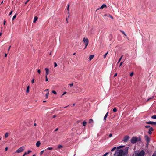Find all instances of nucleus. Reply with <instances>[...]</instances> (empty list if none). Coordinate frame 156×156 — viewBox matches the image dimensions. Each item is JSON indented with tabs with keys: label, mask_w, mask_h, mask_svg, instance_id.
I'll list each match as a JSON object with an SVG mask.
<instances>
[{
	"label": "nucleus",
	"mask_w": 156,
	"mask_h": 156,
	"mask_svg": "<svg viewBox=\"0 0 156 156\" xmlns=\"http://www.w3.org/2000/svg\"><path fill=\"white\" fill-rule=\"evenodd\" d=\"M5 23H6L5 21L4 20V22H3V24H4V25L5 24Z\"/></svg>",
	"instance_id": "obj_55"
},
{
	"label": "nucleus",
	"mask_w": 156,
	"mask_h": 156,
	"mask_svg": "<svg viewBox=\"0 0 156 156\" xmlns=\"http://www.w3.org/2000/svg\"><path fill=\"white\" fill-rule=\"evenodd\" d=\"M123 62H120L119 67H120L122 65V64L123 63Z\"/></svg>",
	"instance_id": "obj_43"
},
{
	"label": "nucleus",
	"mask_w": 156,
	"mask_h": 156,
	"mask_svg": "<svg viewBox=\"0 0 156 156\" xmlns=\"http://www.w3.org/2000/svg\"><path fill=\"white\" fill-rule=\"evenodd\" d=\"M154 129L152 127H151L149 129V131L148 133L150 134L151 135L152 133V131H153Z\"/></svg>",
	"instance_id": "obj_9"
},
{
	"label": "nucleus",
	"mask_w": 156,
	"mask_h": 156,
	"mask_svg": "<svg viewBox=\"0 0 156 156\" xmlns=\"http://www.w3.org/2000/svg\"><path fill=\"white\" fill-rule=\"evenodd\" d=\"M3 1H2V2H1V4H2L3 3Z\"/></svg>",
	"instance_id": "obj_63"
},
{
	"label": "nucleus",
	"mask_w": 156,
	"mask_h": 156,
	"mask_svg": "<svg viewBox=\"0 0 156 156\" xmlns=\"http://www.w3.org/2000/svg\"><path fill=\"white\" fill-rule=\"evenodd\" d=\"M94 57V55H91L89 57V60L90 61H91L93 59Z\"/></svg>",
	"instance_id": "obj_13"
},
{
	"label": "nucleus",
	"mask_w": 156,
	"mask_h": 156,
	"mask_svg": "<svg viewBox=\"0 0 156 156\" xmlns=\"http://www.w3.org/2000/svg\"><path fill=\"white\" fill-rule=\"evenodd\" d=\"M145 155V152L144 150H142L139 153H137L136 156H144Z\"/></svg>",
	"instance_id": "obj_4"
},
{
	"label": "nucleus",
	"mask_w": 156,
	"mask_h": 156,
	"mask_svg": "<svg viewBox=\"0 0 156 156\" xmlns=\"http://www.w3.org/2000/svg\"><path fill=\"white\" fill-rule=\"evenodd\" d=\"M43 102H46V101H43Z\"/></svg>",
	"instance_id": "obj_64"
},
{
	"label": "nucleus",
	"mask_w": 156,
	"mask_h": 156,
	"mask_svg": "<svg viewBox=\"0 0 156 156\" xmlns=\"http://www.w3.org/2000/svg\"><path fill=\"white\" fill-rule=\"evenodd\" d=\"M86 125V122L85 121H83V126H85Z\"/></svg>",
	"instance_id": "obj_23"
},
{
	"label": "nucleus",
	"mask_w": 156,
	"mask_h": 156,
	"mask_svg": "<svg viewBox=\"0 0 156 156\" xmlns=\"http://www.w3.org/2000/svg\"><path fill=\"white\" fill-rule=\"evenodd\" d=\"M154 97H152V98H148L147 100V102L148 101H149L151 99H152V98H153Z\"/></svg>",
	"instance_id": "obj_38"
},
{
	"label": "nucleus",
	"mask_w": 156,
	"mask_h": 156,
	"mask_svg": "<svg viewBox=\"0 0 156 156\" xmlns=\"http://www.w3.org/2000/svg\"><path fill=\"white\" fill-rule=\"evenodd\" d=\"M66 92H64V93H63V94L61 95V97H62V96L64 95H65V94H66Z\"/></svg>",
	"instance_id": "obj_41"
},
{
	"label": "nucleus",
	"mask_w": 156,
	"mask_h": 156,
	"mask_svg": "<svg viewBox=\"0 0 156 156\" xmlns=\"http://www.w3.org/2000/svg\"><path fill=\"white\" fill-rule=\"evenodd\" d=\"M130 137L128 136H124L123 141L125 142H126L129 139Z\"/></svg>",
	"instance_id": "obj_7"
},
{
	"label": "nucleus",
	"mask_w": 156,
	"mask_h": 156,
	"mask_svg": "<svg viewBox=\"0 0 156 156\" xmlns=\"http://www.w3.org/2000/svg\"><path fill=\"white\" fill-rule=\"evenodd\" d=\"M145 138L147 141V147L150 141V138L147 135L145 136Z\"/></svg>",
	"instance_id": "obj_6"
},
{
	"label": "nucleus",
	"mask_w": 156,
	"mask_h": 156,
	"mask_svg": "<svg viewBox=\"0 0 156 156\" xmlns=\"http://www.w3.org/2000/svg\"><path fill=\"white\" fill-rule=\"evenodd\" d=\"M10 47H11V46H10L9 47V48H8V51H9V49H10Z\"/></svg>",
	"instance_id": "obj_59"
},
{
	"label": "nucleus",
	"mask_w": 156,
	"mask_h": 156,
	"mask_svg": "<svg viewBox=\"0 0 156 156\" xmlns=\"http://www.w3.org/2000/svg\"><path fill=\"white\" fill-rule=\"evenodd\" d=\"M116 149V147H114L111 150V151H113L114 150H115Z\"/></svg>",
	"instance_id": "obj_31"
},
{
	"label": "nucleus",
	"mask_w": 156,
	"mask_h": 156,
	"mask_svg": "<svg viewBox=\"0 0 156 156\" xmlns=\"http://www.w3.org/2000/svg\"><path fill=\"white\" fill-rule=\"evenodd\" d=\"M45 71H46V74L45 76H47V75H48L49 74V69L48 68H46L45 69Z\"/></svg>",
	"instance_id": "obj_10"
},
{
	"label": "nucleus",
	"mask_w": 156,
	"mask_h": 156,
	"mask_svg": "<svg viewBox=\"0 0 156 156\" xmlns=\"http://www.w3.org/2000/svg\"><path fill=\"white\" fill-rule=\"evenodd\" d=\"M106 7V5L105 4H103L100 7V9H103L105 7Z\"/></svg>",
	"instance_id": "obj_16"
},
{
	"label": "nucleus",
	"mask_w": 156,
	"mask_h": 156,
	"mask_svg": "<svg viewBox=\"0 0 156 156\" xmlns=\"http://www.w3.org/2000/svg\"><path fill=\"white\" fill-rule=\"evenodd\" d=\"M93 120L91 119H90L89 120V122L90 123H92L93 122Z\"/></svg>",
	"instance_id": "obj_21"
},
{
	"label": "nucleus",
	"mask_w": 156,
	"mask_h": 156,
	"mask_svg": "<svg viewBox=\"0 0 156 156\" xmlns=\"http://www.w3.org/2000/svg\"><path fill=\"white\" fill-rule=\"evenodd\" d=\"M113 111L114 112H116L117 111V109L116 108H114L113 110Z\"/></svg>",
	"instance_id": "obj_25"
},
{
	"label": "nucleus",
	"mask_w": 156,
	"mask_h": 156,
	"mask_svg": "<svg viewBox=\"0 0 156 156\" xmlns=\"http://www.w3.org/2000/svg\"><path fill=\"white\" fill-rule=\"evenodd\" d=\"M69 4H68V5L67 8V10H68L69 12Z\"/></svg>",
	"instance_id": "obj_36"
},
{
	"label": "nucleus",
	"mask_w": 156,
	"mask_h": 156,
	"mask_svg": "<svg viewBox=\"0 0 156 156\" xmlns=\"http://www.w3.org/2000/svg\"><path fill=\"white\" fill-rule=\"evenodd\" d=\"M40 144L41 143L40 141H38L37 142L36 145L37 147H39L40 146Z\"/></svg>",
	"instance_id": "obj_12"
},
{
	"label": "nucleus",
	"mask_w": 156,
	"mask_h": 156,
	"mask_svg": "<svg viewBox=\"0 0 156 156\" xmlns=\"http://www.w3.org/2000/svg\"><path fill=\"white\" fill-rule=\"evenodd\" d=\"M153 154H154L155 156H156V151L154 152Z\"/></svg>",
	"instance_id": "obj_52"
},
{
	"label": "nucleus",
	"mask_w": 156,
	"mask_h": 156,
	"mask_svg": "<svg viewBox=\"0 0 156 156\" xmlns=\"http://www.w3.org/2000/svg\"><path fill=\"white\" fill-rule=\"evenodd\" d=\"M75 104H73V106H75Z\"/></svg>",
	"instance_id": "obj_62"
},
{
	"label": "nucleus",
	"mask_w": 156,
	"mask_h": 156,
	"mask_svg": "<svg viewBox=\"0 0 156 156\" xmlns=\"http://www.w3.org/2000/svg\"><path fill=\"white\" fill-rule=\"evenodd\" d=\"M123 57V55H122L121 57L119 59V62H120L121 59H122V58Z\"/></svg>",
	"instance_id": "obj_27"
},
{
	"label": "nucleus",
	"mask_w": 156,
	"mask_h": 156,
	"mask_svg": "<svg viewBox=\"0 0 156 156\" xmlns=\"http://www.w3.org/2000/svg\"><path fill=\"white\" fill-rule=\"evenodd\" d=\"M133 74L134 73L133 72H131L130 74V76H132L133 75Z\"/></svg>",
	"instance_id": "obj_39"
},
{
	"label": "nucleus",
	"mask_w": 156,
	"mask_h": 156,
	"mask_svg": "<svg viewBox=\"0 0 156 156\" xmlns=\"http://www.w3.org/2000/svg\"><path fill=\"white\" fill-rule=\"evenodd\" d=\"M69 86H70V87H72L73 85V83H72L71 84H69Z\"/></svg>",
	"instance_id": "obj_45"
},
{
	"label": "nucleus",
	"mask_w": 156,
	"mask_h": 156,
	"mask_svg": "<svg viewBox=\"0 0 156 156\" xmlns=\"http://www.w3.org/2000/svg\"><path fill=\"white\" fill-rule=\"evenodd\" d=\"M137 138L135 137H133L131 139V142L132 143H135L137 142Z\"/></svg>",
	"instance_id": "obj_5"
},
{
	"label": "nucleus",
	"mask_w": 156,
	"mask_h": 156,
	"mask_svg": "<svg viewBox=\"0 0 156 156\" xmlns=\"http://www.w3.org/2000/svg\"><path fill=\"white\" fill-rule=\"evenodd\" d=\"M16 14L14 16H13V18L12 19V20H14V19L16 18Z\"/></svg>",
	"instance_id": "obj_26"
},
{
	"label": "nucleus",
	"mask_w": 156,
	"mask_h": 156,
	"mask_svg": "<svg viewBox=\"0 0 156 156\" xmlns=\"http://www.w3.org/2000/svg\"><path fill=\"white\" fill-rule=\"evenodd\" d=\"M37 72L39 73L40 74L41 73V70L40 69H38L37 70Z\"/></svg>",
	"instance_id": "obj_47"
},
{
	"label": "nucleus",
	"mask_w": 156,
	"mask_h": 156,
	"mask_svg": "<svg viewBox=\"0 0 156 156\" xmlns=\"http://www.w3.org/2000/svg\"><path fill=\"white\" fill-rule=\"evenodd\" d=\"M151 118L153 119H156V115L152 116Z\"/></svg>",
	"instance_id": "obj_20"
},
{
	"label": "nucleus",
	"mask_w": 156,
	"mask_h": 156,
	"mask_svg": "<svg viewBox=\"0 0 156 156\" xmlns=\"http://www.w3.org/2000/svg\"><path fill=\"white\" fill-rule=\"evenodd\" d=\"M62 147H63V146L62 145H59L58 146V148L59 149H60Z\"/></svg>",
	"instance_id": "obj_29"
},
{
	"label": "nucleus",
	"mask_w": 156,
	"mask_h": 156,
	"mask_svg": "<svg viewBox=\"0 0 156 156\" xmlns=\"http://www.w3.org/2000/svg\"><path fill=\"white\" fill-rule=\"evenodd\" d=\"M45 91H48V89H46L45 90Z\"/></svg>",
	"instance_id": "obj_57"
},
{
	"label": "nucleus",
	"mask_w": 156,
	"mask_h": 156,
	"mask_svg": "<svg viewBox=\"0 0 156 156\" xmlns=\"http://www.w3.org/2000/svg\"><path fill=\"white\" fill-rule=\"evenodd\" d=\"M49 94V92H48L45 95L46 98H48V95Z\"/></svg>",
	"instance_id": "obj_28"
},
{
	"label": "nucleus",
	"mask_w": 156,
	"mask_h": 156,
	"mask_svg": "<svg viewBox=\"0 0 156 156\" xmlns=\"http://www.w3.org/2000/svg\"><path fill=\"white\" fill-rule=\"evenodd\" d=\"M108 152L106 153L104 155H103L102 156H106V155H107L108 154Z\"/></svg>",
	"instance_id": "obj_44"
},
{
	"label": "nucleus",
	"mask_w": 156,
	"mask_h": 156,
	"mask_svg": "<svg viewBox=\"0 0 156 156\" xmlns=\"http://www.w3.org/2000/svg\"><path fill=\"white\" fill-rule=\"evenodd\" d=\"M2 34V33H0V36Z\"/></svg>",
	"instance_id": "obj_61"
},
{
	"label": "nucleus",
	"mask_w": 156,
	"mask_h": 156,
	"mask_svg": "<svg viewBox=\"0 0 156 156\" xmlns=\"http://www.w3.org/2000/svg\"><path fill=\"white\" fill-rule=\"evenodd\" d=\"M8 147H6L5 149V151H6L8 150Z\"/></svg>",
	"instance_id": "obj_50"
},
{
	"label": "nucleus",
	"mask_w": 156,
	"mask_h": 156,
	"mask_svg": "<svg viewBox=\"0 0 156 156\" xmlns=\"http://www.w3.org/2000/svg\"><path fill=\"white\" fill-rule=\"evenodd\" d=\"M108 112H107L106 114H105V116L104 117V120H106V118L107 117V116H108Z\"/></svg>",
	"instance_id": "obj_17"
},
{
	"label": "nucleus",
	"mask_w": 156,
	"mask_h": 156,
	"mask_svg": "<svg viewBox=\"0 0 156 156\" xmlns=\"http://www.w3.org/2000/svg\"><path fill=\"white\" fill-rule=\"evenodd\" d=\"M25 149V147L24 146H22L16 151L17 153H20L22 152Z\"/></svg>",
	"instance_id": "obj_3"
},
{
	"label": "nucleus",
	"mask_w": 156,
	"mask_h": 156,
	"mask_svg": "<svg viewBox=\"0 0 156 156\" xmlns=\"http://www.w3.org/2000/svg\"><path fill=\"white\" fill-rule=\"evenodd\" d=\"M45 81H48V79L47 76H45Z\"/></svg>",
	"instance_id": "obj_37"
},
{
	"label": "nucleus",
	"mask_w": 156,
	"mask_h": 156,
	"mask_svg": "<svg viewBox=\"0 0 156 156\" xmlns=\"http://www.w3.org/2000/svg\"><path fill=\"white\" fill-rule=\"evenodd\" d=\"M117 76V73H115V74L114 75V76L115 77L116 76Z\"/></svg>",
	"instance_id": "obj_54"
},
{
	"label": "nucleus",
	"mask_w": 156,
	"mask_h": 156,
	"mask_svg": "<svg viewBox=\"0 0 156 156\" xmlns=\"http://www.w3.org/2000/svg\"><path fill=\"white\" fill-rule=\"evenodd\" d=\"M44 150H43V151H41V152L40 153V154L41 155L44 152Z\"/></svg>",
	"instance_id": "obj_46"
},
{
	"label": "nucleus",
	"mask_w": 156,
	"mask_h": 156,
	"mask_svg": "<svg viewBox=\"0 0 156 156\" xmlns=\"http://www.w3.org/2000/svg\"><path fill=\"white\" fill-rule=\"evenodd\" d=\"M58 128H57L55 129V131H57L58 130Z\"/></svg>",
	"instance_id": "obj_53"
},
{
	"label": "nucleus",
	"mask_w": 156,
	"mask_h": 156,
	"mask_svg": "<svg viewBox=\"0 0 156 156\" xmlns=\"http://www.w3.org/2000/svg\"><path fill=\"white\" fill-rule=\"evenodd\" d=\"M38 20V17L37 16H35L34 18V20L33 21L34 23H35L36 21Z\"/></svg>",
	"instance_id": "obj_14"
},
{
	"label": "nucleus",
	"mask_w": 156,
	"mask_h": 156,
	"mask_svg": "<svg viewBox=\"0 0 156 156\" xmlns=\"http://www.w3.org/2000/svg\"><path fill=\"white\" fill-rule=\"evenodd\" d=\"M150 127V126L149 125H147L145 126V127L146 128H148Z\"/></svg>",
	"instance_id": "obj_42"
},
{
	"label": "nucleus",
	"mask_w": 156,
	"mask_h": 156,
	"mask_svg": "<svg viewBox=\"0 0 156 156\" xmlns=\"http://www.w3.org/2000/svg\"><path fill=\"white\" fill-rule=\"evenodd\" d=\"M54 67H56V66H57V63H56V62H55L54 63Z\"/></svg>",
	"instance_id": "obj_32"
},
{
	"label": "nucleus",
	"mask_w": 156,
	"mask_h": 156,
	"mask_svg": "<svg viewBox=\"0 0 156 156\" xmlns=\"http://www.w3.org/2000/svg\"><path fill=\"white\" fill-rule=\"evenodd\" d=\"M83 42L85 45V47L84 48V49H85L88 44V39L87 38H86L85 37L83 39Z\"/></svg>",
	"instance_id": "obj_2"
},
{
	"label": "nucleus",
	"mask_w": 156,
	"mask_h": 156,
	"mask_svg": "<svg viewBox=\"0 0 156 156\" xmlns=\"http://www.w3.org/2000/svg\"><path fill=\"white\" fill-rule=\"evenodd\" d=\"M7 54L5 53V57H7Z\"/></svg>",
	"instance_id": "obj_56"
},
{
	"label": "nucleus",
	"mask_w": 156,
	"mask_h": 156,
	"mask_svg": "<svg viewBox=\"0 0 156 156\" xmlns=\"http://www.w3.org/2000/svg\"><path fill=\"white\" fill-rule=\"evenodd\" d=\"M108 17H110V18H111L112 19H113V17L110 15H108Z\"/></svg>",
	"instance_id": "obj_30"
},
{
	"label": "nucleus",
	"mask_w": 156,
	"mask_h": 156,
	"mask_svg": "<svg viewBox=\"0 0 156 156\" xmlns=\"http://www.w3.org/2000/svg\"><path fill=\"white\" fill-rule=\"evenodd\" d=\"M52 93H53V94H57V93L55 91L53 90L52 91Z\"/></svg>",
	"instance_id": "obj_35"
},
{
	"label": "nucleus",
	"mask_w": 156,
	"mask_h": 156,
	"mask_svg": "<svg viewBox=\"0 0 156 156\" xmlns=\"http://www.w3.org/2000/svg\"><path fill=\"white\" fill-rule=\"evenodd\" d=\"M129 147H126L123 150L120 149L117 150L115 152L114 156H125L128 153Z\"/></svg>",
	"instance_id": "obj_1"
},
{
	"label": "nucleus",
	"mask_w": 156,
	"mask_h": 156,
	"mask_svg": "<svg viewBox=\"0 0 156 156\" xmlns=\"http://www.w3.org/2000/svg\"><path fill=\"white\" fill-rule=\"evenodd\" d=\"M30 1V0H27L25 2V4H27L28 2Z\"/></svg>",
	"instance_id": "obj_49"
},
{
	"label": "nucleus",
	"mask_w": 156,
	"mask_h": 156,
	"mask_svg": "<svg viewBox=\"0 0 156 156\" xmlns=\"http://www.w3.org/2000/svg\"><path fill=\"white\" fill-rule=\"evenodd\" d=\"M31 151L30 150H28L27 152H26L24 154H23V156H25V155H27L30 153L31 152Z\"/></svg>",
	"instance_id": "obj_11"
},
{
	"label": "nucleus",
	"mask_w": 156,
	"mask_h": 156,
	"mask_svg": "<svg viewBox=\"0 0 156 156\" xmlns=\"http://www.w3.org/2000/svg\"><path fill=\"white\" fill-rule=\"evenodd\" d=\"M112 136V134L111 133V134H110L109 135V137H111Z\"/></svg>",
	"instance_id": "obj_48"
},
{
	"label": "nucleus",
	"mask_w": 156,
	"mask_h": 156,
	"mask_svg": "<svg viewBox=\"0 0 156 156\" xmlns=\"http://www.w3.org/2000/svg\"><path fill=\"white\" fill-rule=\"evenodd\" d=\"M47 149L48 150H52L53 149V148L52 147H48Z\"/></svg>",
	"instance_id": "obj_33"
},
{
	"label": "nucleus",
	"mask_w": 156,
	"mask_h": 156,
	"mask_svg": "<svg viewBox=\"0 0 156 156\" xmlns=\"http://www.w3.org/2000/svg\"><path fill=\"white\" fill-rule=\"evenodd\" d=\"M34 82V79H32L31 81V83H33Z\"/></svg>",
	"instance_id": "obj_40"
},
{
	"label": "nucleus",
	"mask_w": 156,
	"mask_h": 156,
	"mask_svg": "<svg viewBox=\"0 0 156 156\" xmlns=\"http://www.w3.org/2000/svg\"><path fill=\"white\" fill-rule=\"evenodd\" d=\"M147 124L154 125L156 126V122H152V121H148L146 122Z\"/></svg>",
	"instance_id": "obj_8"
},
{
	"label": "nucleus",
	"mask_w": 156,
	"mask_h": 156,
	"mask_svg": "<svg viewBox=\"0 0 156 156\" xmlns=\"http://www.w3.org/2000/svg\"><path fill=\"white\" fill-rule=\"evenodd\" d=\"M79 92H83V90L81 88H78V89L77 90Z\"/></svg>",
	"instance_id": "obj_15"
},
{
	"label": "nucleus",
	"mask_w": 156,
	"mask_h": 156,
	"mask_svg": "<svg viewBox=\"0 0 156 156\" xmlns=\"http://www.w3.org/2000/svg\"><path fill=\"white\" fill-rule=\"evenodd\" d=\"M8 136V133H6L5 135V138H7Z\"/></svg>",
	"instance_id": "obj_22"
},
{
	"label": "nucleus",
	"mask_w": 156,
	"mask_h": 156,
	"mask_svg": "<svg viewBox=\"0 0 156 156\" xmlns=\"http://www.w3.org/2000/svg\"><path fill=\"white\" fill-rule=\"evenodd\" d=\"M108 52H107L106 54H105L104 55H103V57L104 58H105L106 57V56L107 55V54H108Z\"/></svg>",
	"instance_id": "obj_24"
},
{
	"label": "nucleus",
	"mask_w": 156,
	"mask_h": 156,
	"mask_svg": "<svg viewBox=\"0 0 156 156\" xmlns=\"http://www.w3.org/2000/svg\"><path fill=\"white\" fill-rule=\"evenodd\" d=\"M124 147V146H120L116 147V149H119L122 148Z\"/></svg>",
	"instance_id": "obj_18"
},
{
	"label": "nucleus",
	"mask_w": 156,
	"mask_h": 156,
	"mask_svg": "<svg viewBox=\"0 0 156 156\" xmlns=\"http://www.w3.org/2000/svg\"><path fill=\"white\" fill-rule=\"evenodd\" d=\"M29 88H30V87L29 86H28L27 87V90H26V92L27 93H28L29 92Z\"/></svg>",
	"instance_id": "obj_19"
},
{
	"label": "nucleus",
	"mask_w": 156,
	"mask_h": 156,
	"mask_svg": "<svg viewBox=\"0 0 156 156\" xmlns=\"http://www.w3.org/2000/svg\"><path fill=\"white\" fill-rule=\"evenodd\" d=\"M121 32L124 35L126 36L127 35L123 31H121Z\"/></svg>",
	"instance_id": "obj_34"
},
{
	"label": "nucleus",
	"mask_w": 156,
	"mask_h": 156,
	"mask_svg": "<svg viewBox=\"0 0 156 156\" xmlns=\"http://www.w3.org/2000/svg\"><path fill=\"white\" fill-rule=\"evenodd\" d=\"M12 12L13 11H12L10 12L9 13V15H10L12 14Z\"/></svg>",
	"instance_id": "obj_51"
},
{
	"label": "nucleus",
	"mask_w": 156,
	"mask_h": 156,
	"mask_svg": "<svg viewBox=\"0 0 156 156\" xmlns=\"http://www.w3.org/2000/svg\"><path fill=\"white\" fill-rule=\"evenodd\" d=\"M36 123L34 124V126H36Z\"/></svg>",
	"instance_id": "obj_60"
},
{
	"label": "nucleus",
	"mask_w": 156,
	"mask_h": 156,
	"mask_svg": "<svg viewBox=\"0 0 156 156\" xmlns=\"http://www.w3.org/2000/svg\"><path fill=\"white\" fill-rule=\"evenodd\" d=\"M56 117V115H54V116H53V118H55Z\"/></svg>",
	"instance_id": "obj_58"
}]
</instances>
